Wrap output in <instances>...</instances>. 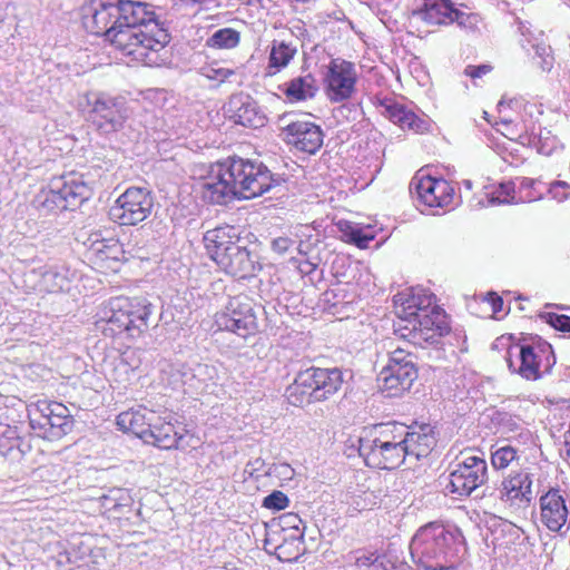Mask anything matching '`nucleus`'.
Returning <instances> with one entry per match:
<instances>
[{
    "instance_id": "obj_1",
    "label": "nucleus",
    "mask_w": 570,
    "mask_h": 570,
    "mask_svg": "<svg viewBox=\"0 0 570 570\" xmlns=\"http://www.w3.org/2000/svg\"><path fill=\"white\" fill-rule=\"evenodd\" d=\"M85 29L105 37L134 60L153 66L170 41L168 28L153 6L132 0H88L81 8Z\"/></svg>"
},
{
    "instance_id": "obj_2",
    "label": "nucleus",
    "mask_w": 570,
    "mask_h": 570,
    "mask_svg": "<svg viewBox=\"0 0 570 570\" xmlns=\"http://www.w3.org/2000/svg\"><path fill=\"white\" fill-rule=\"evenodd\" d=\"M435 445V432L430 424L387 422L373 426L367 436L360 439L358 453L370 468L394 470L406 458H426Z\"/></svg>"
},
{
    "instance_id": "obj_3",
    "label": "nucleus",
    "mask_w": 570,
    "mask_h": 570,
    "mask_svg": "<svg viewBox=\"0 0 570 570\" xmlns=\"http://www.w3.org/2000/svg\"><path fill=\"white\" fill-rule=\"evenodd\" d=\"M284 179L257 160L228 157L217 161L200 183L202 199L225 205L234 199H252L279 186Z\"/></svg>"
},
{
    "instance_id": "obj_4",
    "label": "nucleus",
    "mask_w": 570,
    "mask_h": 570,
    "mask_svg": "<svg viewBox=\"0 0 570 570\" xmlns=\"http://www.w3.org/2000/svg\"><path fill=\"white\" fill-rule=\"evenodd\" d=\"M393 301L400 318L396 331L401 336L414 344L439 347L442 337L450 333V325L445 312L435 305V296L423 291L402 292Z\"/></svg>"
},
{
    "instance_id": "obj_5",
    "label": "nucleus",
    "mask_w": 570,
    "mask_h": 570,
    "mask_svg": "<svg viewBox=\"0 0 570 570\" xmlns=\"http://www.w3.org/2000/svg\"><path fill=\"white\" fill-rule=\"evenodd\" d=\"M410 554L420 570H456L466 554L465 538L455 525L429 522L412 537Z\"/></svg>"
},
{
    "instance_id": "obj_6",
    "label": "nucleus",
    "mask_w": 570,
    "mask_h": 570,
    "mask_svg": "<svg viewBox=\"0 0 570 570\" xmlns=\"http://www.w3.org/2000/svg\"><path fill=\"white\" fill-rule=\"evenodd\" d=\"M203 242L207 255L226 274L246 278L254 274L255 261L234 226H219L207 230Z\"/></svg>"
},
{
    "instance_id": "obj_7",
    "label": "nucleus",
    "mask_w": 570,
    "mask_h": 570,
    "mask_svg": "<svg viewBox=\"0 0 570 570\" xmlns=\"http://www.w3.org/2000/svg\"><path fill=\"white\" fill-rule=\"evenodd\" d=\"M154 312V305L141 297H115L104 309L101 331L106 336L125 334L136 338L148 330V318Z\"/></svg>"
},
{
    "instance_id": "obj_8",
    "label": "nucleus",
    "mask_w": 570,
    "mask_h": 570,
    "mask_svg": "<svg viewBox=\"0 0 570 570\" xmlns=\"http://www.w3.org/2000/svg\"><path fill=\"white\" fill-rule=\"evenodd\" d=\"M91 188L83 176L70 173L53 178L48 188H42L31 202L39 216L56 215L62 210H75L91 197Z\"/></svg>"
},
{
    "instance_id": "obj_9",
    "label": "nucleus",
    "mask_w": 570,
    "mask_h": 570,
    "mask_svg": "<svg viewBox=\"0 0 570 570\" xmlns=\"http://www.w3.org/2000/svg\"><path fill=\"white\" fill-rule=\"evenodd\" d=\"M81 106L87 120L104 136L120 131L128 119L126 102L101 91L87 92Z\"/></svg>"
},
{
    "instance_id": "obj_10",
    "label": "nucleus",
    "mask_w": 570,
    "mask_h": 570,
    "mask_svg": "<svg viewBox=\"0 0 570 570\" xmlns=\"http://www.w3.org/2000/svg\"><path fill=\"white\" fill-rule=\"evenodd\" d=\"M512 373L528 381H537L549 374L556 364L552 346L544 342L537 346L529 344L515 345L508 350L505 357Z\"/></svg>"
},
{
    "instance_id": "obj_11",
    "label": "nucleus",
    "mask_w": 570,
    "mask_h": 570,
    "mask_svg": "<svg viewBox=\"0 0 570 570\" xmlns=\"http://www.w3.org/2000/svg\"><path fill=\"white\" fill-rule=\"evenodd\" d=\"M217 331L229 332L244 340L259 332L255 304L246 295L230 297L214 316Z\"/></svg>"
},
{
    "instance_id": "obj_12",
    "label": "nucleus",
    "mask_w": 570,
    "mask_h": 570,
    "mask_svg": "<svg viewBox=\"0 0 570 570\" xmlns=\"http://www.w3.org/2000/svg\"><path fill=\"white\" fill-rule=\"evenodd\" d=\"M416 379V356L403 347L389 353V361L379 375L381 389L389 397H396L409 391Z\"/></svg>"
},
{
    "instance_id": "obj_13",
    "label": "nucleus",
    "mask_w": 570,
    "mask_h": 570,
    "mask_svg": "<svg viewBox=\"0 0 570 570\" xmlns=\"http://www.w3.org/2000/svg\"><path fill=\"white\" fill-rule=\"evenodd\" d=\"M29 424L39 436L57 441L71 432L73 417L62 403L43 400L29 410Z\"/></svg>"
},
{
    "instance_id": "obj_14",
    "label": "nucleus",
    "mask_w": 570,
    "mask_h": 570,
    "mask_svg": "<svg viewBox=\"0 0 570 570\" xmlns=\"http://www.w3.org/2000/svg\"><path fill=\"white\" fill-rule=\"evenodd\" d=\"M154 208L153 193L144 187H129L108 210L109 219L119 226H136L147 219Z\"/></svg>"
},
{
    "instance_id": "obj_15",
    "label": "nucleus",
    "mask_w": 570,
    "mask_h": 570,
    "mask_svg": "<svg viewBox=\"0 0 570 570\" xmlns=\"http://www.w3.org/2000/svg\"><path fill=\"white\" fill-rule=\"evenodd\" d=\"M410 193L420 205L428 208L454 207L459 199L450 181L420 173L412 178Z\"/></svg>"
},
{
    "instance_id": "obj_16",
    "label": "nucleus",
    "mask_w": 570,
    "mask_h": 570,
    "mask_svg": "<svg viewBox=\"0 0 570 570\" xmlns=\"http://www.w3.org/2000/svg\"><path fill=\"white\" fill-rule=\"evenodd\" d=\"M540 521L551 532L564 537L570 530V493L551 487L539 499Z\"/></svg>"
},
{
    "instance_id": "obj_17",
    "label": "nucleus",
    "mask_w": 570,
    "mask_h": 570,
    "mask_svg": "<svg viewBox=\"0 0 570 570\" xmlns=\"http://www.w3.org/2000/svg\"><path fill=\"white\" fill-rule=\"evenodd\" d=\"M488 479V465L484 459L472 455L454 464L448 476L445 490L458 497H469Z\"/></svg>"
},
{
    "instance_id": "obj_18",
    "label": "nucleus",
    "mask_w": 570,
    "mask_h": 570,
    "mask_svg": "<svg viewBox=\"0 0 570 570\" xmlns=\"http://www.w3.org/2000/svg\"><path fill=\"white\" fill-rule=\"evenodd\" d=\"M357 73L355 66L343 59H332L324 76L326 95L331 101L340 102L352 97Z\"/></svg>"
},
{
    "instance_id": "obj_19",
    "label": "nucleus",
    "mask_w": 570,
    "mask_h": 570,
    "mask_svg": "<svg viewBox=\"0 0 570 570\" xmlns=\"http://www.w3.org/2000/svg\"><path fill=\"white\" fill-rule=\"evenodd\" d=\"M151 423L146 443L153 444L159 449H184V439L187 434L186 426L178 422L176 415L170 412H164L163 415L156 413Z\"/></svg>"
},
{
    "instance_id": "obj_20",
    "label": "nucleus",
    "mask_w": 570,
    "mask_h": 570,
    "mask_svg": "<svg viewBox=\"0 0 570 570\" xmlns=\"http://www.w3.org/2000/svg\"><path fill=\"white\" fill-rule=\"evenodd\" d=\"M264 549L268 553H274L283 562H294L305 551L304 531H274V527H269L266 531Z\"/></svg>"
},
{
    "instance_id": "obj_21",
    "label": "nucleus",
    "mask_w": 570,
    "mask_h": 570,
    "mask_svg": "<svg viewBox=\"0 0 570 570\" xmlns=\"http://www.w3.org/2000/svg\"><path fill=\"white\" fill-rule=\"evenodd\" d=\"M282 135L287 145L307 154H315L324 138L321 127L308 120L291 121L283 127Z\"/></svg>"
},
{
    "instance_id": "obj_22",
    "label": "nucleus",
    "mask_w": 570,
    "mask_h": 570,
    "mask_svg": "<svg viewBox=\"0 0 570 570\" xmlns=\"http://www.w3.org/2000/svg\"><path fill=\"white\" fill-rule=\"evenodd\" d=\"M533 474L529 469L511 471L498 488L500 499L518 507L529 505L533 499Z\"/></svg>"
},
{
    "instance_id": "obj_23",
    "label": "nucleus",
    "mask_w": 570,
    "mask_h": 570,
    "mask_svg": "<svg viewBox=\"0 0 570 570\" xmlns=\"http://www.w3.org/2000/svg\"><path fill=\"white\" fill-rule=\"evenodd\" d=\"M225 111L235 124L244 127L259 128L266 122L264 112L248 94L238 92L232 95Z\"/></svg>"
},
{
    "instance_id": "obj_24",
    "label": "nucleus",
    "mask_w": 570,
    "mask_h": 570,
    "mask_svg": "<svg viewBox=\"0 0 570 570\" xmlns=\"http://www.w3.org/2000/svg\"><path fill=\"white\" fill-rule=\"evenodd\" d=\"M511 109H521L520 117L523 122L524 132L529 136V142H534L535 139L542 138V127L540 117L543 115V105L537 101H524L523 98H510L505 96L498 102V110L502 112L504 107Z\"/></svg>"
},
{
    "instance_id": "obj_25",
    "label": "nucleus",
    "mask_w": 570,
    "mask_h": 570,
    "mask_svg": "<svg viewBox=\"0 0 570 570\" xmlns=\"http://www.w3.org/2000/svg\"><path fill=\"white\" fill-rule=\"evenodd\" d=\"M381 114L401 129L413 130L423 134L430 130V119L426 116L416 115L411 108L403 104L386 99L381 102Z\"/></svg>"
},
{
    "instance_id": "obj_26",
    "label": "nucleus",
    "mask_w": 570,
    "mask_h": 570,
    "mask_svg": "<svg viewBox=\"0 0 570 570\" xmlns=\"http://www.w3.org/2000/svg\"><path fill=\"white\" fill-rule=\"evenodd\" d=\"M303 382L313 386L314 400L322 402L334 395L343 384V373L340 368L309 367L304 370Z\"/></svg>"
},
{
    "instance_id": "obj_27",
    "label": "nucleus",
    "mask_w": 570,
    "mask_h": 570,
    "mask_svg": "<svg viewBox=\"0 0 570 570\" xmlns=\"http://www.w3.org/2000/svg\"><path fill=\"white\" fill-rule=\"evenodd\" d=\"M454 10L451 0H420L412 11V19L428 24H450Z\"/></svg>"
},
{
    "instance_id": "obj_28",
    "label": "nucleus",
    "mask_w": 570,
    "mask_h": 570,
    "mask_svg": "<svg viewBox=\"0 0 570 570\" xmlns=\"http://www.w3.org/2000/svg\"><path fill=\"white\" fill-rule=\"evenodd\" d=\"M154 417L156 419L155 411L139 406L121 412L116 423L120 430L131 432L146 442Z\"/></svg>"
},
{
    "instance_id": "obj_29",
    "label": "nucleus",
    "mask_w": 570,
    "mask_h": 570,
    "mask_svg": "<svg viewBox=\"0 0 570 570\" xmlns=\"http://www.w3.org/2000/svg\"><path fill=\"white\" fill-rule=\"evenodd\" d=\"M30 450V443L19 435L16 426L0 424V454L3 458L19 462Z\"/></svg>"
},
{
    "instance_id": "obj_30",
    "label": "nucleus",
    "mask_w": 570,
    "mask_h": 570,
    "mask_svg": "<svg viewBox=\"0 0 570 570\" xmlns=\"http://www.w3.org/2000/svg\"><path fill=\"white\" fill-rule=\"evenodd\" d=\"M278 88L292 104L313 99L318 91L317 81L312 73L297 76Z\"/></svg>"
},
{
    "instance_id": "obj_31",
    "label": "nucleus",
    "mask_w": 570,
    "mask_h": 570,
    "mask_svg": "<svg viewBox=\"0 0 570 570\" xmlns=\"http://www.w3.org/2000/svg\"><path fill=\"white\" fill-rule=\"evenodd\" d=\"M297 53V46L292 41L273 40L269 46L266 76L273 77L285 69Z\"/></svg>"
},
{
    "instance_id": "obj_32",
    "label": "nucleus",
    "mask_w": 570,
    "mask_h": 570,
    "mask_svg": "<svg viewBox=\"0 0 570 570\" xmlns=\"http://www.w3.org/2000/svg\"><path fill=\"white\" fill-rule=\"evenodd\" d=\"M170 370L174 377L170 384L174 387L189 384L194 379L199 382L212 380L216 372L214 366L203 363H196L193 367H188L185 364L173 365Z\"/></svg>"
},
{
    "instance_id": "obj_33",
    "label": "nucleus",
    "mask_w": 570,
    "mask_h": 570,
    "mask_svg": "<svg viewBox=\"0 0 570 570\" xmlns=\"http://www.w3.org/2000/svg\"><path fill=\"white\" fill-rule=\"evenodd\" d=\"M495 420L500 432L507 435V439H513L523 444L531 441L532 434L520 416L508 412H498Z\"/></svg>"
},
{
    "instance_id": "obj_34",
    "label": "nucleus",
    "mask_w": 570,
    "mask_h": 570,
    "mask_svg": "<svg viewBox=\"0 0 570 570\" xmlns=\"http://www.w3.org/2000/svg\"><path fill=\"white\" fill-rule=\"evenodd\" d=\"M304 379H306L305 372L299 371L294 382L285 391L288 403L294 406H304L305 404L316 402L314 400L313 386L308 382H303Z\"/></svg>"
},
{
    "instance_id": "obj_35",
    "label": "nucleus",
    "mask_w": 570,
    "mask_h": 570,
    "mask_svg": "<svg viewBox=\"0 0 570 570\" xmlns=\"http://www.w3.org/2000/svg\"><path fill=\"white\" fill-rule=\"evenodd\" d=\"M90 253L100 261H121L125 258L122 245L115 238L96 239L91 244Z\"/></svg>"
},
{
    "instance_id": "obj_36",
    "label": "nucleus",
    "mask_w": 570,
    "mask_h": 570,
    "mask_svg": "<svg viewBox=\"0 0 570 570\" xmlns=\"http://www.w3.org/2000/svg\"><path fill=\"white\" fill-rule=\"evenodd\" d=\"M337 228L346 242L354 244L360 248H366L368 243L374 239V236L371 233L364 232L360 225L347 220H340L337 223Z\"/></svg>"
},
{
    "instance_id": "obj_37",
    "label": "nucleus",
    "mask_w": 570,
    "mask_h": 570,
    "mask_svg": "<svg viewBox=\"0 0 570 570\" xmlns=\"http://www.w3.org/2000/svg\"><path fill=\"white\" fill-rule=\"evenodd\" d=\"M240 33L233 28H222L206 39V47L213 49H234L239 45Z\"/></svg>"
},
{
    "instance_id": "obj_38",
    "label": "nucleus",
    "mask_w": 570,
    "mask_h": 570,
    "mask_svg": "<svg viewBox=\"0 0 570 570\" xmlns=\"http://www.w3.org/2000/svg\"><path fill=\"white\" fill-rule=\"evenodd\" d=\"M487 203L479 202L482 206H497L517 204L515 185L512 181L501 183L494 190L487 193Z\"/></svg>"
},
{
    "instance_id": "obj_39",
    "label": "nucleus",
    "mask_w": 570,
    "mask_h": 570,
    "mask_svg": "<svg viewBox=\"0 0 570 570\" xmlns=\"http://www.w3.org/2000/svg\"><path fill=\"white\" fill-rule=\"evenodd\" d=\"M353 287L350 283L336 282L323 294V301L331 307L350 304L354 299Z\"/></svg>"
},
{
    "instance_id": "obj_40",
    "label": "nucleus",
    "mask_w": 570,
    "mask_h": 570,
    "mask_svg": "<svg viewBox=\"0 0 570 570\" xmlns=\"http://www.w3.org/2000/svg\"><path fill=\"white\" fill-rule=\"evenodd\" d=\"M453 22L469 35H479L481 32L482 18L479 13L466 12L455 8L452 16V23Z\"/></svg>"
},
{
    "instance_id": "obj_41",
    "label": "nucleus",
    "mask_w": 570,
    "mask_h": 570,
    "mask_svg": "<svg viewBox=\"0 0 570 570\" xmlns=\"http://www.w3.org/2000/svg\"><path fill=\"white\" fill-rule=\"evenodd\" d=\"M492 449L491 463L495 470H503L519 459L518 449L510 444L501 446L497 444Z\"/></svg>"
},
{
    "instance_id": "obj_42",
    "label": "nucleus",
    "mask_w": 570,
    "mask_h": 570,
    "mask_svg": "<svg viewBox=\"0 0 570 570\" xmlns=\"http://www.w3.org/2000/svg\"><path fill=\"white\" fill-rule=\"evenodd\" d=\"M528 45L533 49V60H537V65L543 71H550L553 66V57L551 55L550 46L543 42H532L531 39L527 40Z\"/></svg>"
},
{
    "instance_id": "obj_43",
    "label": "nucleus",
    "mask_w": 570,
    "mask_h": 570,
    "mask_svg": "<svg viewBox=\"0 0 570 570\" xmlns=\"http://www.w3.org/2000/svg\"><path fill=\"white\" fill-rule=\"evenodd\" d=\"M199 73L208 80L217 81L218 83L225 82L235 75L234 69L220 67L217 61L200 68Z\"/></svg>"
},
{
    "instance_id": "obj_44",
    "label": "nucleus",
    "mask_w": 570,
    "mask_h": 570,
    "mask_svg": "<svg viewBox=\"0 0 570 570\" xmlns=\"http://www.w3.org/2000/svg\"><path fill=\"white\" fill-rule=\"evenodd\" d=\"M303 524L302 519L296 513H285L279 517L277 524H272L274 531L289 532L292 530L303 531L301 525Z\"/></svg>"
},
{
    "instance_id": "obj_45",
    "label": "nucleus",
    "mask_w": 570,
    "mask_h": 570,
    "mask_svg": "<svg viewBox=\"0 0 570 570\" xmlns=\"http://www.w3.org/2000/svg\"><path fill=\"white\" fill-rule=\"evenodd\" d=\"M289 504V499L287 495L278 490L273 491L268 495H266L263 500V507L268 510L279 511L287 508Z\"/></svg>"
},
{
    "instance_id": "obj_46",
    "label": "nucleus",
    "mask_w": 570,
    "mask_h": 570,
    "mask_svg": "<svg viewBox=\"0 0 570 570\" xmlns=\"http://www.w3.org/2000/svg\"><path fill=\"white\" fill-rule=\"evenodd\" d=\"M548 194L551 198L562 203L570 198V184L563 180H554L549 184Z\"/></svg>"
},
{
    "instance_id": "obj_47",
    "label": "nucleus",
    "mask_w": 570,
    "mask_h": 570,
    "mask_svg": "<svg viewBox=\"0 0 570 570\" xmlns=\"http://www.w3.org/2000/svg\"><path fill=\"white\" fill-rule=\"evenodd\" d=\"M540 317L558 331L570 332V316L556 313H543Z\"/></svg>"
},
{
    "instance_id": "obj_48",
    "label": "nucleus",
    "mask_w": 570,
    "mask_h": 570,
    "mask_svg": "<svg viewBox=\"0 0 570 570\" xmlns=\"http://www.w3.org/2000/svg\"><path fill=\"white\" fill-rule=\"evenodd\" d=\"M41 275L46 283L53 282L52 289H61L63 287L66 275L62 273V268L59 269L53 266H45V271Z\"/></svg>"
},
{
    "instance_id": "obj_49",
    "label": "nucleus",
    "mask_w": 570,
    "mask_h": 570,
    "mask_svg": "<svg viewBox=\"0 0 570 570\" xmlns=\"http://www.w3.org/2000/svg\"><path fill=\"white\" fill-rule=\"evenodd\" d=\"M112 495L116 498L119 513H122L125 510H130L134 504V497L128 489L112 488Z\"/></svg>"
},
{
    "instance_id": "obj_50",
    "label": "nucleus",
    "mask_w": 570,
    "mask_h": 570,
    "mask_svg": "<svg viewBox=\"0 0 570 570\" xmlns=\"http://www.w3.org/2000/svg\"><path fill=\"white\" fill-rule=\"evenodd\" d=\"M491 70H492V66L488 65V63H482L479 66L468 65L464 68L463 73L466 77H470L471 79L475 80V79L483 77L484 75H488L489 72H491Z\"/></svg>"
},
{
    "instance_id": "obj_51",
    "label": "nucleus",
    "mask_w": 570,
    "mask_h": 570,
    "mask_svg": "<svg viewBox=\"0 0 570 570\" xmlns=\"http://www.w3.org/2000/svg\"><path fill=\"white\" fill-rule=\"evenodd\" d=\"M295 242L286 236L276 237L272 240L271 247L273 252L277 253L278 255H284L287 253Z\"/></svg>"
},
{
    "instance_id": "obj_52",
    "label": "nucleus",
    "mask_w": 570,
    "mask_h": 570,
    "mask_svg": "<svg viewBox=\"0 0 570 570\" xmlns=\"http://www.w3.org/2000/svg\"><path fill=\"white\" fill-rule=\"evenodd\" d=\"M357 554L355 556V566L360 569L362 568H365L366 570H371V568L373 567L374 562L376 561L379 554H375L373 552H370V553H365V552H356Z\"/></svg>"
},
{
    "instance_id": "obj_53",
    "label": "nucleus",
    "mask_w": 570,
    "mask_h": 570,
    "mask_svg": "<svg viewBox=\"0 0 570 570\" xmlns=\"http://www.w3.org/2000/svg\"><path fill=\"white\" fill-rule=\"evenodd\" d=\"M397 563L390 557L382 554L379 556L371 570H396Z\"/></svg>"
},
{
    "instance_id": "obj_54",
    "label": "nucleus",
    "mask_w": 570,
    "mask_h": 570,
    "mask_svg": "<svg viewBox=\"0 0 570 570\" xmlns=\"http://www.w3.org/2000/svg\"><path fill=\"white\" fill-rule=\"evenodd\" d=\"M99 501H100L101 508H104L106 512L119 513L118 507L116 503V498L112 495V489H110L106 494H102L99 498Z\"/></svg>"
},
{
    "instance_id": "obj_55",
    "label": "nucleus",
    "mask_w": 570,
    "mask_h": 570,
    "mask_svg": "<svg viewBox=\"0 0 570 570\" xmlns=\"http://www.w3.org/2000/svg\"><path fill=\"white\" fill-rule=\"evenodd\" d=\"M553 141H554V138L550 136V131L547 130L546 128H542V138L540 140L535 139L534 142H532V144L533 145L541 144V146L539 147V150L541 153L548 154L553 146Z\"/></svg>"
},
{
    "instance_id": "obj_56",
    "label": "nucleus",
    "mask_w": 570,
    "mask_h": 570,
    "mask_svg": "<svg viewBox=\"0 0 570 570\" xmlns=\"http://www.w3.org/2000/svg\"><path fill=\"white\" fill-rule=\"evenodd\" d=\"M542 198V191L537 189V186H534V189H528L523 193V195L517 196V204L518 203H530Z\"/></svg>"
},
{
    "instance_id": "obj_57",
    "label": "nucleus",
    "mask_w": 570,
    "mask_h": 570,
    "mask_svg": "<svg viewBox=\"0 0 570 570\" xmlns=\"http://www.w3.org/2000/svg\"><path fill=\"white\" fill-rule=\"evenodd\" d=\"M520 183H519V190L517 194V196H520V195H523V193L528 189H534V186H538V185H541L542 183L538 179H533V178H528V177H522L519 179Z\"/></svg>"
},
{
    "instance_id": "obj_58",
    "label": "nucleus",
    "mask_w": 570,
    "mask_h": 570,
    "mask_svg": "<svg viewBox=\"0 0 570 570\" xmlns=\"http://www.w3.org/2000/svg\"><path fill=\"white\" fill-rule=\"evenodd\" d=\"M488 296H489V302L492 306L493 313L497 314V313L501 312L503 308L502 297H500L497 293H493V292L489 293Z\"/></svg>"
},
{
    "instance_id": "obj_59",
    "label": "nucleus",
    "mask_w": 570,
    "mask_h": 570,
    "mask_svg": "<svg viewBox=\"0 0 570 570\" xmlns=\"http://www.w3.org/2000/svg\"><path fill=\"white\" fill-rule=\"evenodd\" d=\"M297 252L303 256H308L312 252V244L309 242L301 240L296 247Z\"/></svg>"
},
{
    "instance_id": "obj_60",
    "label": "nucleus",
    "mask_w": 570,
    "mask_h": 570,
    "mask_svg": "<svg viewBox=\"0 0 570 570\" xmlns=\"http://www.w3.org/2000/svg\"><path fill=\"white\" fill-rule=\"evenodd\" d=\"M518 30L520 31L522 37L525 38L524 40H521V46L523 47V49L529 51V49L527 48V45H528L527 40H529V38H527V35L530 33L529 28L525 26V23L519 22Z\"/></svg>"
},
{
    "instance_id": "obj_61",
    "label": "nucleus",
    "mask_w": 570,
    "mask_h": 570,
    "mask_svg": "<svg viewBox=\"0 0 570 570\" xmlns=\"http://www.w3.org/2000/svg\"><path fill=\"white\" fill-rule=\"evenodd\" d=\"M316 267H317V265L309 261H305L304 263H301L298 266L301 273H304V274H309V273L314 272L316 269Z\"/></svg>"
},
{
    "instance_id": "obj_62",
    "label": "nucleus",
    "mask_w": 570,
    "mask_h": 570,
    "mask_svg": "<svg viewBox=\"0 0 570 570\" xmlns=\"http://www.w3.org/2000/svg\"><path fill=\"white\" fill-rule=\"evenodd\" d=\"M57 562L60 566L71 563L72 560H71V557H70V552L65 551V552L59 553Z\"/></svg>"
},
{
    "instance_id": "obj_63",
    "label": "nucleus",
    "mask_w": 570,
    "mask_h": 570,
    "mask_svg": "<svg viewBox=\"0 0 570 570\" xmlns=\"http://www.w3.org/2000/svg\"><path fill=\"white\" fill-rule=\"evenodd\" d=\"M239 1L246 6H253V7L263 6V0H239Z\"/></svg>"
},
{
    "instance_id": "obj_64",
    "label": "nucleus",
    "mask_w": 570,
    "mask_h": 570,
    "mask_svg": "<svg viewBox=\"0 0 570 570\" xmlns=\"http://www.w3.org/2000/svg\"><path fill=\"white\" fill-rule=\"evenodd\" d=\"M462 185H463L466 189H469V190H470V189H472L473 183H472V180H470V179H464V180L462 181Z\"/></svg>"
}]
</instances>
